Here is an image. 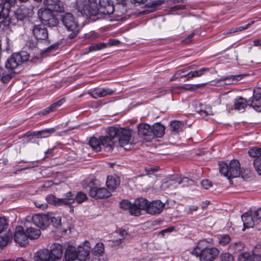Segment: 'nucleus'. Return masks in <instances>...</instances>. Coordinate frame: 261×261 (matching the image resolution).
<instances>
[{"label": "nucleus", "instance_id": "obj_1", "mask_svg": "<svg viewBox=\"0 0 261 261\" xmlns=\"http://www.w3.org/2000/svg\"><path fill=\"white\" fill-rule=\"evenodd\" d=\"M248 105L253 107L255 110L261 112V88H255L252 97L248 100L242 97H239L235 99L234 106L236 110L243 111Z\"/></svg>", "mask_w": 261, "mask_h": 261}, {"label": "nucleus", "instance_id": "obj_2", "mask_svg": "<svg viewBox=\"0 0 261 261\" xmlns=\"http://www.w3.org/2000/svg\"><path fill=\"white\" fill-rule=\"evenodd\" d=\"M29 58L30 55L26 51L13 54L7 59L5 66L7 69H14L23 62L29 61L32 63H36L39 60V58L38 57H34L30 60Z\"/></svg>", "mask_w": 261, "mask_h": 261}, {"label": "nucleus", "instance_id": "obj_3", "mask_svg": "<svg viewBox=\"0 0 261 261\" xmlns=\"http://www.w3.org/2000/svg\"><path fill=\"white\" fill-rule=\"evenodd\" d=\"M77 8L78 11L83 15L87 17L97 16L100 18L98 7L96 0H77Z\"/></svg>", "mask_w": 261, "mask_h": 261}, {"label": "nucleus", "instance_id": "obj_4", "mask_svg": "<svg viewBox=\"0 0 261 261\" xmlns=\"http://www.w3.org/2000/svg\"><path fill=\"white\" fill-rule=\"evenodd\" d=\"M219 165L220 172L228 178L239 177L241 174L240 164L237 160L231 161L228 165L224 162Z\"/></svg>", "mask_w": 261, "mask_h": 261}, {"label": "nucleus", "instance_id": "obj_5", "mask_svg": "<svg viewBox=\"0 0 261 261\" xmlns=\"http://www.w3.org/2000/svg\"><path fill=\"white\" fill-rule=\"evenodd\" d=\"M109 133L111 135L117 138L119 143L121 147L132 144L131 130L129 128H122L117 126H110Z\"/></svg>", "mask_w": 261, "mask_h": 261}, {"label": "nucleus", "instance_id": "obj_6", "mask_svg": "<svg viewBox=\"0 0 261 261\" xmlns=\"http://www.w3.org/2000/svg\"><path fill=\"white\" fill-rule=\"evenodd\" d=\"M61 20L67 30L71 32L68 37L70 39L75 37L80 32V26L74 16L70 13H66L61 16Z\"/></svg>", "mask_w": 261, "mask_h": 261}, {"label": "nucleus", "instance_id": "obj_7", "mask_svg": "<svg viewBox=\"0 0 261 261\" xmlns=\"http://www.w3.org/2000/svg\"><path fill=\"white\" fill-rule=\"evenodd\" d=\"M52 11L46 8H40L38 12L41 22L48 27H56L59 23L58 19Z\"/></svg>", "mask_w": 261, "mask_h": 261}, {"label": "nucleus", "instance_id": "obj_8", "mask_svg": "<svg viewBox=\"0 0 261 261\" xmlns=\"http://www.w3.org/2000/svg\"><path fill=\"white\" fill-rule=\"evenodd\" d=\"M219 254L215 247H205L200 251L201 261H213Z\"/></svg>", "mask_w": 261, "mask_h": 261}, {"label": "nucleus", "instance_id": "obj_9", "mask_svg": "<svg viewBox=\"0 0 261 261\" xmlns=\"http://www.w3.org/2000/svg\"><path fill=\"white\" fill-rule=\"evenodd\" d=\"M148 201L143 198H139L136 199L133 203V210L131 211V215L138 216L141 215V210H145L147 211Z\"/></svg>", "mask_w": 261, "mask_h": 261}, {"label": "nucleus", "instance_id": "obj_10", "mask_svg": "<svg viewBox=\"0 0 261 261\" xmlns=\"http://www.w3.org/2000/svg\"><path fill=\"white\" fill-rule=\"evenodd\" d=\"M98 10L101 18L105 15L112 14L114 11V6L111 0H99Z\"/></svg>", "mask_w": 261, "mask_h": 261}, {"label": "nucleus", "instance_id": "obj_11", "mask_svg": "<svg viewBox=\"0 0 261 261\" xmlns=\"http://www.w3.org/2000/svg\"><path fill=\"white\" fill-rule=\"evenodd\" d=\"M110 127H108L106 130L107 135L105 136H101L99 139L101 146L105 148H108V151H112L114 147L116 142L115 137L111 136L109 133Z\"/></svg>", "mask_w": 261, "mask_h": 261}, {"label": "nucleus", "instance_id": "obj_12", "mask_svg": "<svg viewBox=\"0 0 261 261\" xmlns=\"http://www.w3.org/2000/svg\"><path fill=\"white\" fill-rule=\"evenodd\" d=\"M89 196L95 199H104L110 197L111 194L105 188H91L89 192Z\"/></svg>", "mask_w": 261, "mask_h": 261}, {"label": "nucleus", "instance_id": "obj_13", "mask_svg": "<svg viewBox=\"0 0 261 261\" xmlns=\"http://www.w3.org/2000/svg\"><path fill=\"white\" fill-rule=\"evenodd\" d=\"M14 239L17 243L21 246H25L28 244V237L27 235V230L24 231L22 226H18L16 228L14 235Z\"/></svg>", "mask_w": 261, "mask_h": 261}, {"label": "nucleus", "instance_id": "obj_14", "mask_svg": "<svg viewBox=\"0 0 261 261\" xmlns=\"http://www.w3.org/2000/svg\"><path fill=\"white\" fill-rule=\"evenodd\" d=\"M115 91L109 88H96L91 89L88 92L89 94L92 98L97 99L98 98L103 97L107 95H111L114 94Z\"/></svg>", "mask_w": 261, "mask_h": 261}, {"label": "nucleus", "instance_id": "obj_15", "mask_svg": "<svg viewBox=\"0 0 261 261\" xmlns=\"http://www.w3.org/2000/svg\"><path fill=\"white\" fill-rule=\"evenodd\" d=\"M33 223L37 227L44 229L50 224V217L46 215L36 214L32 217Z\"/></svg>", "mask_w": 261, "mask_h": 261}, {"label": "nucleus", "instance_id": "obj_16", "mask_svg": "<svg viewBox=\"0 0 261 261\" xmlns=\"http://www.w3.org/2000/svg\"><path fill=\"white\" fill-rule=\"evenodd\" d=\"M43 3L47 9L58 12H62L64 10L63 3L60 0H44Z\"/></svg>", "mask_w": 261, "mask_h": 261}, {"label": "nucleus", "instance_id": "obj_17", "mask_svg": "<svg viewBox=\"0 0 261 261\" xmlns=\"http://www.w3.org/2000/svg\"><path fill=\"white\" fill-rule=\"evenodd\" d=\"M62 246L58 243H54L50 246L49 255L51 261H59L63 255Z\"/></svg>", "mask_w": 261, "mask_h": 261}, {"label": "nucleus", "instance_id": "obj_18", "mask_svg": "<svg viewBox=\"0 0 261 261\" xmlns=\"http://www.w3.org/2000/svg\"><path fill=\"white\" fill-rule=\"evenodd\" d=\"M165 205L160 200H154L148 202L147 213L151 215L160 214L163 210Z\"/></svg>", "mask_w": 261, "mask_h": 261}, {"label": "nucleus", "instance_id": "obj_19", "mask_svg": "<svg viewBox=\"0 0 261 261\" xmlns=\"http://www.w3.org/2000/svg\"><path fill=\"white\" fill-rule=\"evenodd\" d=\"M33 33L34 37L39 40H46L48 37L47 29L42 25H34Z\"/></svg>", "mask_w": 261, "mask_h": 261}, {"label": "nucleus", "instance_id": "obj_20", "mask_svg": "<svg viewBox=\"0 0 261 261\" xmlns=\"http://www.w3.org/2000/svg\"><path fill=\"white\" fill-rule=\"evenodd\" d=\"M90 250V243L88 241H85L82 245H80L77 250L79 260L85 261L89 255Z\"/></svg>", "mask_w": 261, "mask_h": 261}, {"label": "nucleus", "instance_id": "obj_21", "mask_svg": "<svg viewBox=\"0 0 261 261\" xmlns=\"http://www.w3.org/2000/svg\"><path fill=\"white\" fill-rule=\"evenodd\" d=\"M48 249H41L37 251L34 256V261H51Z\"/></svg>", "mask_w": 261, "mask_h": 261}, {"label": "nucleus", "instance_id": "obj_22", "mask_svg": "<svg viewBox=\"0 0 261 261\" xmlns=\"http://www.w3.org/2000/svg\"><path fill=\"white\" fill-rule=\"evenodd\" d=\"M242 220L245 228L256 227V222L254 221L252 214L249 212H247L242 215Z\"/></svg>", "mask_w": 261, "mask_h": 261}, {"label": "nucleus", "instance_id": "obj_23", "mask_svg": "<svg viewBox=\"0 0 261 261\" xmlns=\"http://www.w3.org/2000/svg\"><path fill=\"white\" fill-rule=\"evenodd\" d=\"M120 178L119 177L116 175H110L107 177L106 185L110 191H114L120 185Z\"/></svg>", "mask_w": 261, "mask_h": 261}, {"label": "nucleus", "instance_id": "obj_24", "mask_svg": "<svg viewBox=\"0 0 261 261\" xmlns=\"http://www.w3.org/2000/svg\"><path fill=\"white\" fill-rule=\"evenodd\" d=\"M64 256L66 261H73L78 258L75 248L71 245L68 246L65 251Z\"/></svg>", "mask_w": 261, "mask_h": 261}, {"label": "nucleus", "instance_id": "obj_25", "mask_svg": "<svg viewBox=\"0 0 261 261\" xmlns=\"http://www.w3.org/2000/svg\"><path fill=\"white\" fill-rule=\"evenodd\" d=\"M151 129L152 132L151 138H160L162 137L165 133V127L160 123H156L151 126Z\"/></svg>", "mask_w": 261, "mask_h": 261}, {"label": "nucleus", "instance_id": "obj_26", "mask_svg": "<svg viewBox=\"0 0 261 261\" xmlns=\"http://www.w3.org/2000/svg\"><path fill=\"white\" fill-rule=\"evenodd\" d=\"M139 135L148 136L151 138L152 134L151 126L147 123H141L138 127Z\"/></svg>", "mask_w": 261, "mask_h": 261}, {"label": "nucleus", "instance_id": "obj_27", "mask_svg": "<svg viewBox=\"0 0 261 261\" xmlns=\"http://www.w3.org/2000/svg\"><path fill=\"white\" fill-rule=\"evenodd\" d=\"M184 123L178 120H173L170 122L169 127L171 132L173 134H177L182 130Z\"/></svg>", "mask_w": 261, "mask_h": 261}, {"label": "nucleus", "instance_id": "obj_28", "mask_svg": "<svg viewBox=\"0 0 261 261\" xmlns=\"http://www.w3.org/2000/svg\"><path fill=\"white\" fill-rule=\"evenodd\" d=\"M53 223V225L57 229H60V232L62 234H64L67 233V229L63 227L61 224V217L60 216L53 217L50 218V222Z\"/></svg>", "mask_w": 261, "mask_h": 261}, {"label": "nucleus", "instance_id": "obj_29", "mask_svg": "<svg viewBox=\"0 0 261 261\" xmlns=\"http://www.w3.org/2000/svg\"><path fill=\"white\" fill-rule=\"evenodd\" d=\"M210 71V68H202L199 70L191 71L188 72L187 73V79L189 80L190 79L195 77H199L203 74H204L206 72H208Z\"/></svg>", "mask_w": 261, "mask_h": 261}, {"label": "nucleus", "instance_id": "obj_30", "mask_svg": "<svg viewBox=\"0 0 261 261\" xmlns=\"http://www.w3.org/2000/svg\"><path fill=\"white\" fill-rule=\"evenodd\" d=\"M55 131V128H50L38 132H34L32 134L33 136H37L39 138H47L49 137L52 134L54 133Z\"/></svg>", "mask_w": 261, "mask_h": 261}, {"label": "nucleus", "instance_id": "obj_31", "mask_svg": "<svg viewBox=\"0 0 261 261\" xmlns=\"http://www.w3.org/2000/svg\"><path fill=\"white\" fill-rule=\"evenodd\" d=\"M88 144L95 152H99L101 149V144L99 138L98 139L95 137H91L89 141Z\"/></svg>", "mask_w": 261, "mask_h": 261}, {"label": "nucleus", "instance_id": "obj_32", "mask_svg": "<svg viewBox=\"0 0 261 261\" xmlns=\"http://www.w3.org/2000/svg\"><path fill=\"white\" fill-rule=\"evenodd\" d=\"M65 98H64L59 100L57 102H54L49 107L46 108L43 111L41 112V114L43 115H44L49 113L51 112L54 111L57 108L61 106L62 105V103L65 101Z\"/></svg>", "mask_w": 261, "mask_h": 261}, {"label": "nucleus", "instance_id": "obj_33", "mask_svg": "<svg viewBox=\"0 0 261 261\" xmlns=\"http://www.w3.org/2000/svg\"><path fill=\"white\" fill-rule=\"evenodd\" d=\"M65 98H64L59 100L57 102H54L49 107L46 108L43 111L41 112V114L43 115H44L49 113L51 112L54 111L57 108L61 106L62 105V103L65 101Z\"/></svg>", "mask_w": 261, "mask_h": 261}, {"label": "nucleus", "instance_id": "obj_34", "mask_svg": "<svg viewBox=\"0 0 261 261\" xmlns=\"http://www.w3.org/2000/svg\"><path fill=\"white\" fill-rule=\"evenodd\" d=\"M192 68V66H190L189 67L181 69H180L176 71L175 74L173 75L170 81H174L177 79H180L183 77H185L187 79V73L189 69Z\"/></svg>", "mask_w": 261, "mask_h": 261}, {"label": "nucleus", "instance_id": "obj_35", "mask_svg": "<svg viewBox=\"0 0 261 261\" xmlns=\"http://www.w3.org/2000/svg\"><path fill=\"white\" fill-rule=\"evenodd\" d=\"M177 182L179 184L180 187H186L194 185V181L187 177H181L177 176Z\"/></svg>", "mask_w": 261, "mask_h": 261}, {"label": "nucleus", "instance_id": "obj_36", "mask_svg": "<svg viewBox=\"0 0 261 261\" xmlns=\"http://www.w3.org/2000/svg\"><path fill=\"white\" fill-rule=\"evenodd\" d=\"M40 230L39 229L32 227H29L27 229V235L28 238L31 240L38 239L40 236Z\"/></svg>", "mask_w": 261, "mask_h": 261}, {"label": "nucleus", "instance_id": "obj_37", "mask_svg": "<svg viewBox=\"0 0 261 261\" xmlns=\"http://www.w3.org/2000/svg\"><path fill=\"white\" fill-rule=\"evenodd\" d=\"M73 203V198H58L56 197L53 204L55 206H60L62 205H70Z\"/></svg>", "mask_w": 261, "mask_h": 261}, {"label": "nucleus", "instance_id": "obj_38", "mask_svg": "<svg viewBox=\"0 0 261 261\" xmlns=\"http://www.w3.org/2000/svg\"><path fill=\"white\" fill-rule=\"evenodd\" d=\"M218 239V244L222 246H226L229 244L231 241L230 237L227 234L219 235Z\"/></svg>", "mask_w": 261, "mask_h": 261}, {"label": "nucleus", "instance_id": "obj_39", "mask_svg": "<svg viewBox=\"0 0 261 261\" xmlns=\"http://www.w3.org/2000/svg\"><path fill=\"white\" fill-rule=\"evenodd\" d=\"M245 74H237L235 75H230L229 76H226L224 77L222 80L223 81H228V84H235L238 81L241 80L243 77L246 76Z\"/></svg>", "mask_w": 261, "mask_h": 261}, {"label": "nucleus", "instance_id": "obj_40", "mask_svg": "<svg viewBox=\"0 0 261 261\" xmlns=\"http://www.w3.org/2000/svg\"><path fill=\"white\" fill-rule=\"evenodd\" d=\"M165 187L170 189H176L179 187L177 182V176L172 177L169 181L165 183Z\"/></svg>", "mask_w": 261, "mask_h": 261}, {"label": "nucleus", "instance_id": "obj_41", "mask_svg": "<svg viewBox=\"0 0 261 261\" xmlns=\"http://www.w3.org/2000/svg\"><path fill=\"white\" fill-rule=\"evenodd\" d=\"M244 248V244L240 241L232 243L229 246V249L231 251H233L234 253L239 252L240 251L243 250Z\"/></svg>", "mask_w": 261, "mask_h": 261}, {"label": "nucleus", "instance_id": "obj_42", "mask_svg": "<svg viewBox=\"0 0 261 261\" xmlns=\"http://www.w3.org/2000/svg\"><path fill=\"white\" fill-rule=\"evenodd\" d=\"M253 260L261 261V245H257L253 250Z\"/></svg>", "mask_w": 261, "mask_h": 261}, {"label": "nucleus", "instance_id": "obj_43", "mask_svg": "<svg viewBox=\"0 0 261 261\" xmlns=\"http://www.w3.org/2000/svg\"><path fill=\"white\" fill-rule=\"evenodd\" d=\"M107 47V45L105 43H93L89 47L90 51L99 50L101 49L105 48Z\"/></svg>", "mask_w": 261, "mask_h": 261}, {"label": "nucleus", "instance_id": "obj_44", "mask_svg": "<svg viewBox=\"0 0 261 261\" xmlns=\"http://www.w3.org/2000/svg\"><path fill=\"white\" fill-rule=\"evenodd\" d=\"M133 204L130 203L127 200H123L120 202V206L121 208L129 210V213L131 214L132 209L133 210Z\"/></svg>", "mask_w": 261, "mask_h": 261}, {"label": "nucleus", "instance_id": "obj_45", "mask_svg": "<svg viewBox=\"0 0 261 261\" xmlns=\"http://www.w3.org/2000/svg\"><path fill=\"white\" fill-rule=\"evenodd\" d=\"M87 197L86 194L82 192H79L74 196V201H76L78 203H81L86 200Z\"/></svg>", "mask_w": 261, "mask_h": 261}, {"label": "nucleus", "instance_id": "obj_46", "mask_svg": "<svg viewBox=\"0 0 261 261\" xmlns=\"http://www.w3.org/2000/svg\"><path fill=\"white\" fill-rule=\"evenodd\" d=\"M248 153L252 158H258L261 155V148L253 147L249 150Z\"/></svg>", "mask_w": 261, "mask_h": 261}, {"label": "nucleus", "instance_id": "obj_47", "mask_svg": "<svg viewBox=\"0 0 261 261\" xmlns=\"http://www.w3.org/2000/svg\"><path fill=\"white\" fill-rule=\"evenodd\" d=\"M104 251V246L101 243H98L96 244L93 249V253L95 255H99L102 253Z\"/></svg>", "mask_w": 261, "mask_h": 261}, {"label": "nucleus", "instance_id": "obj_48", "mask_svg": "<svg viewBox=\"0 0 261 261\" xmlns=\"http://www.w3.org/2000/svg\"><path fill=\"white\" fill-rule=\"evenodd\" d=\"M250 212L254 219V221L256 223L261 219V207L257 210H250Z\"/></svg>", "mask_w": 261, "mask_h": 261}, {"label": "nucleus", "instance_id": "obj_49", "mask_svg": "<svg viewBox=\"0 0 261 261\" xmlns=\"http://www.w3.org/2000/svg\"><path fill=\"white\" fill-rule=\"evenodd\" d=\"M219 259L220 261H233L234 257L229 253L225 252L220 255Z\"/></svg>", "mask_w": 261, "mask_h": 261}, {"label": "nucleus", "instance_id": "obj_50", "mask_svg": "<svg viewBox=\"0 0 261 261\" xmlns=\"http://www.w3.org/2000/svg\"><path fill=\"white\" fill-rule=\"evenodd\" d=\"M239 261H252L253 257L248 252L242 253L239 257Z\"/></svg>", "mask_w": 261, "mask_h": 261}, {"label": "nucleus", "instance_id": "obj_51", "mask_svg": "<svg viewBox=\"0 0 261 261\" xmlns=\"http://www.w3.org/2000/svg\"><path fill=\"white\" fill-rule=\"evenodd\" d=\"M8 226V222L5 217H0V233L5 230Z\"/></svg>", "mask_w": 261, "mask_h": 261}, {"label": "nucleus", "instance_id": "obj_52", "mask_svg": "<svg viewBox=\"0 0 261 261\" xmlns=\"http://www.w3.org/2000/svg\"><path fill=\"white\" fill-rule=\"evenodd\" d=\"M254 167L259 175H261V158H256L254 160Z\"/></svg>", "mask_w": 261, "mask_h": 261}, {"label": "nucleus", "instance_id": "obj_53", "mask_svg": "<svg viewBox=\"0 0 261 261\" xmlns=\"http://www.w3.org/2000/svg\"><path fill=\"white\" fill-rule=\"evenodd\" d=\"M10 240L8 234L0 235V248L6 246Z\"/></svg>", "mask_w": 261, "mask_h": 261}, {"label": "nucleus", "instance_id": "obj_54", "mask_svg": "<svg viewBox=\"0 0 261 261\" xmlns=\"http://www.w3.org/2000/svg\"><path fill=\"white\" fill-rule=\"evenodd\" d=\"M14 76V73H10L4 74V73L2 75V80L4 83H7L10 79H11Z\"/></svg>", "mask_w": 261, "mask_h": 261}, {"label": "nucleus", "instance_id": "obj_55", "mask_svg": "<svg viewBox=\"0 0 261 261\" xmlns=\"http://www.w3.org/2000/svg\"><path fill=\"white\" fill-rule=\"evenodd\" d=\"M201 186L205 189H208L212 186V182L208 179H204L201 181Z\"/></svg>", "mask_w": 261, "mask_h": 261}, {"label": "nucleus", "instance_id": "obj_56", "mask_svg": "<svg viewBox=\"0 0 261 261\" xmlns=\"http://www.w3.org/2000/svg\"><path fill=\"white\" fill-rule=\"evenodd\" d=\"M253 21H252L251 23H248L247 24L245 25L244 26H241L235 28V31L236 32H240L244 30L247 29L249 28V27L253 23Z\"/></svg>", "mask_w": 261, "mask_h": 261}, {"label": "nucleus", "instance_id": "obj_57", "mask_svg": "<svg viewBox=\"0 0 261 261\" xmlns=\"http://www.w3.org/2000/svg\"><path fill=\"white\" fill-rule=\"evenodd\" d=\"M27 44V46L32 49H33L37 47V43L32 40L28 41Z\"/></svg>", "mask_w": 261, "mask_h": 261}, {"label": "nucleus", "instance_id": "obj_58", "mask_svg": "<svg viewBox=\"0 0 261 261\" xmlns=\"http://www.w3.org/2000/svg\"><path fill=\"white\" fill-rule=\"evenodd\" d=\"M46 199L49 203L53 204L56 197L53 195H48L46 196Z\"/></svg>", "mask_w": 261, "mask_h": 261}, {"label": "nucleus", "instance_id": "obj_59", "mask_svg": "<svg viewBox=\"0 0 261 261\" xmlns=\"http://www.w3.org/2000/svg\"><path fill=\"white\" fill-rule=\"evenodd\" d=\"M201 250L199 248H195L193 250L191 251V253L197 256H199L200 257V251Z\"/></svg>", "mask_w": 261, "mask_h": 261}, {"label": "nucleus", "instance_id": "obj_60", "mask_svg": "<svg viewBox=\"0 0 261 261\" xmlns=\"http://www.w3.org/2000/svg\"><path fill=\"white\" fill-rule=\"evenodd\" d=\"M127 234V232L124 229H120L119 230V235L120 236L121 238L123 239V240H124L125 236Z\"/></svg>", "mask_w": 261, "mask_h": 261}, {"label": "nucleus", "instance_id": "obj_61", "mask_svg": "<svg viewBox=\"0 0 261 261\" xmlns=\"http://www.w3.org/2000/svg\"><path fill=\"white\" fill-rule=\"evenodd\" d=\"M64 198H73V203L74 202V196L71 192H67Z\"/></svg>", "mask_w": 261, "mask_h": 261}, {"label": "nucleus", "instance_id": "obj_62", "mask_svg": "<svg viewBox=\"0 0 261 261\" xmlns=\"http://www.w3.org/2000/svg\"><path fill=\"white\" fill-rule=\"evenodd\" d=\"M123 240H124L123 239L120 238L119 239H116L115 240H114L113 241V242L115 245H119V244L122 243V242H123Z\"/></svg>", "mask_w": 261, "mask_h": 261}, {"label": "nucleus", "instance_id": "obj_63", "mask_svg": "<svg viewBox=\"0 0 261 261\" xmlns=\"http://www.w3.org/2000/svg\"><path fill=\"white\" fill-rule=\"evenodd\" d=\"M35 205L37 207L42 208V210H44L47 207V205L46 204H39L37 202L35 203Z\"/></svg>", "mask_w": 261, "mask_h": 261}, {"label": "nucleus", "instance_id": "obj_64", "mask_svg": "<svg viewBox=\"0 0 261 261\" xmlns=\"http://www.w3.org/2000/svg\"><path fill=\"white\" fill-rule=\"evenodd\" d=\"M253 44L254 46H261V38L259 39H256L253 41Z\"/></svg>", "mask_w": 261, "mask_h": 261}]
</instances>
